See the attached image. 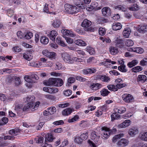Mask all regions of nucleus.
<instances>
[{
	"label": "nucleus",
	"instance_id": "nucleus-12",
	"mask_svg": "<svg viewBox=\"0 0 147 147\" xmlns=\"http://www.w3.org/2000/svg\"><path fill=\"white\" fill-rule=\"evenodd\" d=\"M56 78H50L48 81H46L44 82L47 85H53L55 86Z\"/></svg>",
	"mask_w": 147,
	"mask_h": 147
},
{
	"label": "nucleus",
	"instance_id": "nucleus-32",
	"mask_svg": "<svg viewBox=\"0 0 147 147\" xmlns=\"http://www.w3.org/2000/svg\"><path fill=\"white\" fill-rule=\"evenodd\" d=\"M49 41V39L47 37L42 36L41 38L40 42L43 44H47L48 43Z\"/></svg>",
	"mask_w": 147,
	"mask_h": 147
},
{
	"label": "nucleus",
	"instance_id": "nucleus-64",
	"mask_svg": "<svg viewBox=\"0 0 147 147\" xmlns=\"http://www.w3.org/2000/svg\"><path fill=\"white\" fill-rule=\"evenodd\" d=\"M53 123L56 125H62L64 124V122L63 120H61L55 121Z\"/></svg>",
	"mask_w": 147,
	"mask_h": 147
},
{
	"label": "nucleus",
	"instance_id": "nucleus-41",
	"mask_svg": "<svg viewBox=\"0 0 147 147\" xmlns=\"http://www.w3.org/2000/svg\"><path fill=\"white\" fill-rule=\"evenodd\" d=\"M33 36V34L32 32H28L26 34H24V38L27 39H30Z\"/></svg>",
	"mask_w": 147,
	"mask_h": 147
},
{
	"label": "nucleus",
	"instance_id": "nucleus-3",
	"mask_svg": "<svg viewBox=\"0 0 147 147\" xmlns=\"http://www.w3.org/2000/svg\"><path fill=\"white\" fill-rule=\"evenodd\" d=\"M92 23L91 21L87 20H84L82 22L81 25L83 27L87 28L86 29V31H93L94 29L92 27H89L91 25Z\"/></svg>",
	"mask_w": 147,
	"mask_h": 147
},
{
	"label": "nucleus",
	"instance_id": "nucleus-46",
	"mask_svg": "<svg viewBox=\"0 0 147 147\" xmlns=\"http://www.w3.org/2000/svg\"><path fill=\"white\" fill-rule=\"evenodd\" d=\"M58 90L55 88H54L49 87L48 92L50 93H55L57 92Z\"/></svg>",
	"mask_w": 147,
	"mask_h": 147
},
{
	"label": "nucleus",
	"instance_id": "nucleus-16",
	"mask_svg": "<svg viewBox=\"0 0 147 147\" xmlns=\"http://www.w3.org/2000/svg\"><path fill=\"white\" fill-rule=\"evenodd\" d=\"M82 71L84 74H91L95 73L96 71V70L95 68H88L83 70Z\"/></svg>",
	"mask_w": 147,
	"mask_h": 147
},
{
	"label": "nucleus",
	"instance_id": "nucleus-2",
	"mask_svg": "<svg viewBox=\"0 0 147 147\" xmlns=\"http://www.w3.org/2000/svg\"><path fill=\"white\" fill-rule=\"evenodd\" d=\"M42 54L45 56L49 58L51 60L56 59L57 55L55 52H50L47 50H44L42 52Z\"/></svg>",
	"mask_w": 147,
	"mask_h": 147
},
{
	"label": "nucleus",
	"instance_id": "nucleus-35",
	"mask_svg": "<svg viewBox=\"0 0 147 147\" xmlns=\"http://www.w3.org/2000/svg\"><path fill=\"white\" fill-rule=\"evenodd\" d=\"M110 51L112 55H115L118 52L117 49L116 47H111L110 49Z\"/></svg>",
	"mask_w": 147,
	"mask_h": 147
},
{
	"label": "nucleus",
	"instance_id": "nucleus-47",
	"mask_svg": "<svg viewBox=\"0 0 147 147\" xmlns=\"http://www.w3.org/2000/svg\"><path fill=\"white\" fill-rule=\"evenodd\" d=\"M87 50L90 55H94L95 53L94 49L91 47H87Z\"/></svg>",
	"mask_w": 147,
	"mask_h": 147
},
{
	"label": "nucleus",
	"instance_id": "nucleus-29",
	"mask_svg": "<svg viewBox=\"0 0 147 147\" xmlns=\"http://www.w3.org/2000/svg\"><path fill=\"white\" fill-rule=\"evenodd\" d=\"M54 138H53V136L51 134H48L45 138V142H52L53 141Z\"/></svg>",
	"mask_w": 147,
	"mask_h": 147
},
{
	"label": "nucleus",
	"instance_id": "nucleus-61",
	"mask_svg": "<svg viewBox=\"0 0 147 147\" xmlns=\"http://www.w3.org/2000/svg\"><path fill=\"white\" fill-rule=\"evenodd\" d=\"M105 32V29L100 27L99 29V33L100 35H104Z\"/></svg>",
	"mask_w": 147,
	"mask_h": 147
},
{
	"label": "nucleus",
	"instance_id": "nucleus-1",
	"mask_svg": "<svg viewBox=\"0 0 147 147\" xmlns=\"http://www.w3.org/2000/svg\"><path fill=\"white\" fill-rule=\"evenodd\" d=\"M65 8L67 13L72 14H75L79 11V9L77 7L68 4H65Z\"/></svg>",
	"mask_w": 147,
	"mask_h": 147
},
{
	"label": "nucleus",
	"instance_id": "nucleus-21",
	"mask_svg": "<svg viewBox=\"0 0 147 147\" xmlns=\"http://www.w3.org/2000/svg\"><path fill=\"white\" fill-rule=\"evenodd\" d=\"M113 29L115 30H120L122 28V25L119 23H117L113 24L112 26Z\"/></svg>",
	"mask_w": 147,
	"mask_h": 147
},
{
	"label": "nucleus",
	"instance_id": "nucleus-18",
	"mask_svg": "<svg viewBox=\"0 0 147 147\" xmlns=\"http://www.w3.org/2000/svg\"><path fill=\"white\" fill-rule=\"evenodd\" d=\"M34 105L33 103H28L25 105L24 107L23 108V111H28V110L33 108Z\"/></svg>",
	"mask_w": 147,
	"mask_h": 147
},
{
	"label": "nucleus",
	"instance_id": "nucleus-28",
	"mask_svg": "<svg viewBox=\"0 0 147 147\" xmlns=\"http://www.w3.org/2000/svg\"><path fill=\"white\" fill-rule=\"evenodd\" d=\"M35 98L34 96H29L26 97V101L28 103H33V105H34L35 103L34 102Z\"/></svg>",
	"mask_w": 147,
	"mask_h": 147
},
{
	"label": "nucleus",
	"instance_id": "nucleus-37",
	"mask_svg": "<svg viewBox=\"0 0 147 147\" xmlns=\"http://www.w3.org/2000/svg\"><path fill=\"white\" fill-rule=\"evenodd\" d=\"M111 120L113 121L119 119L120 117V115L116 113H114L111 115Z\"/></svg>",
	"mask_w": 147,
	"mask_h": 147
},
{
	"label": "nucleus",
	"instance_id": "nucleus-27",
	"mask_svg": "<svg viewBox=\"0 0 147 147\" xmlns=\"http://www.w3.org/2000/svg\"><path fill=\"white\" fill-rule=\"evenodd\" d=\"M138 31L140 33H144L147 32V25L146 24L141 26Z\"/></svg>",
	"mask_w": 147,
	"mask_h": 147
},
{
	"label": "nucleus",
	"instance_id": "nucleus-56",
	"mask_svg": "<svg viewBox=\"0 0 147 147\" xmlns=\"http://www.w3.org/2000/svg\"><path fill=\"white\" fill-rule=\"evenodd\" d=\"M125 45L127 47L131 46L134 45V42L131 40H128L126 41Z\"/></svg>",
	"mask_w": 147,
	"mask_h": 147
},
{
	"label": "nucleus",
	"instance_id": "nucleus-17",
	"mask_svg": "<svg viewBox=\"0 0 147 147\" xmlns=\"http://www.w3.org/2000/svg\"><path fill=\"white\" fill-rule=\"evenodd\" d=\"M128 142V141L126 139L123 138L118 142V145L123 147L127 145Z\"/></svg>",
	"mask_w": 147,
	"mask_h": 147
},
{
	"label": "nucleus",
	"instance_id": "nucleus-4",
	"mask_svg": "<svg viewBox=\"0 0 147 147\" xmlns=\"http://www.w3.org/2000/svg\"><path fill=\"white\" fill-rule=\"evenodd\" d=\"M122 98L124 101L127 103H131L134 101L133 97L129 94H124L122 96Z\"/></svg>",
	"mask_w": 147,
	"mask_h": 147
},
{
	"label": "nucleus",
	"instance_id": "nucleus-63",
	"mask_svg": "<svg viewBox=\"0 0 147 147\" xmlns=\"http://www.w3.org/2000/svg\"><path fill=\"white\" fill-rule=\"evenodd\" d=\"M15 83L17 86L21 84L20 80L19 78L17 77H15Z\"/></svg>",
	"mask_w": 147,
	"mask_h": 147
},
{
	"label": "nucleus",
	"instance_id": "nucleus-62",
	"mask_svg": "<svg viewBox=\"0 0 147 147\" xmlns=\"http://www.w3.org/2000/svg\"><path fill=\"white\" fill-rule=\"evenodd\" d=\"M98 136L95 131L92 132L91 134V138L92 140H93L95 139Z\"/></svg>",
	"mask_w": 147,
	"mask_h": 147
},
{
	"label": "nucleus",
	"instance_id": "nucleus-60",
	"mask_svg": "<svg viewBox=\"0 0 147 147\" xmlns=\"http://www.w3.org/2000/svg\"><path fill=\"white\" fill-rule=\"evenodd\" d=\"M75 81V78L73 77L69 78L67 80V83L68 85H69V84H71L74 83Z\"/></svg>",
	"mask_w": 147,
	"mask_h": 147
},
{
	"label": "nucleus",
	"instance_id": "nucleus-22",
	"mask_svg": "<svg viewBox=\"0 0 147 147\" xmlns=\"http://www.w3.org/2000/svg\"><path fill=\"white\" fill-rule=\"evenodd\" d=\"M131 32L130 29L129 28H125L123 33L124 36L125 38L128 37Z\"/></svg>",
	"mask_w": 147,
	"mask_h": 147
},
{
	"label": "nucleus",
	"instance_id": "nucleus-30",
	"mask_svg": "<svg viewBox=\"0 0 147 147\" xmlns=\"http://www.w3.org/2000/svg\"><path fill=\"white\" fill-rule=\"evenodd\" d=\"M138 60H134L128 63L127 65L130 68H131L138 64Z\"/></svg>",
	"mask_w": 147,
	"mask_h": 147
},
{
	"label": "nucleus",
	"instance_id": "nucleus-36",
	"mask_svg": "<svg viewBox=\"0 0 147 147\" xmlns=\"http://www.w3.org/2000/svg\"><path fill=\"white\" fill-rule=\"evenodd\" d=\"M55 86H61L63 84V81L62 79L60 78H56Z\"/></svg>",
	"mask_w": 147,
	"mask_h": 147
},
{
	"label": "nucleus",
	"instance_id": "nucleus-9",
	"mask_svg": "<svg viewBox=\"0 0 147 147\" xmlns=\"http://www.w3.org/2000/svg\"><path fill=\"white\" fill-rule=\"evenodd\" d=\"M116 43V46L121 49L125 47L124 41L122 39L117 38Z\"/></svg>",
	"mask_w": 147,
	"mask_h": 147
},
{
	"label": "nucleus",
	"instance_id": "nucleus-40",
	"mask_svg": "<svg viewBox=\"0 0 147 147\" xmlns=\"http://www.w3.org/2000/svg\"><path fill=\"white\" fill-rule=\"evenodd\" d=\"M142 69V67L140 66H137L132 68V71L137 72L141 71Z\"/></svg>",
	"mask_w": 147,
	"mask_h": 147
},
{
	"label": "nucleus",
	"instance_id": "nucleus-58",
	"mask_svg": "<svg viewBox=\"0 0 147 147\" xmlns=\"http://www.w3.org/2000/svg\"><path fill=\"white\" fill-rule=\"evenodd\" d=\"M17 35L18 37L20 38L23 39L24 38V34H23L21 31H18L17 32Z\"/></svg>",
	"mask_w": 147,
	"mask_h": 147
},
{
	"label": "nucleus",
	"instance_id": "nucleus-43",
	"mask_svg": "<svg viewBox=\"0 0 147 147\" xmlns=\"http://www.w3.org/2000/svg\"><path fill=\"white\" fill-rule=\"evenodd\" d=\"M35 140L37 143H42L44 141V138L43 137L40 136L35 138Z\"/></svg>",
	"mask_w": 147,
	"mask_h": 147
},
{
	"label": "nucleus",
	"instance_id": "nucleus-6",
	"mask_svg": "<svg viewBox=\"0 0 147 147\" xmlns=\"http://www.w3.org/2000/svg\"><path fill=\"white\" fill-rule=\"evenodd\" d=\"M102 129L103 131L102 134V138L104 139L107 138L110 134V131H109V129L104 127L102 128Z\"/></svg>",
	"mask_w": 147,
	"mask_h": 147
},
{
	"label": "nucleus",
	"instance_id": "nucleus-24",
	"mask_svg": "<svg viewBox=\"0 0 147 147\" xmlns=\"http://www.w3.org/2000/svg\"><path fill=\"white\" fill-rule=\"evenodd\" d=\"M72 111V109L70 108H66L62 111V114L63 115H67L71 114Z\"/></svg>",
	"mask_w": 147,
	"mask_h": 147
},
{
	"label": "nucleus",
	"instance_id": "nucleus-55",
	"mask_svg": "<svg viewBox=\"0 0 147 147\" xmlns=\"http://www.w3.org/2000/svg\"><path fill=\"white\" fill-rule=\"evenodd\" d=\"M71 60H71L72 62L71 63V64H73L74 63V61L78 62H81L82 61V59L81 58H78L76 57H74L72 58Z\"/></svg>",
	"mask_w": 147,
	"mask_h": 147
},
{
	"label": "nucleus",
	"instance_id": "nucleus-52",
	"mask_svg": "<svg viewBox=\"0 0 147 147\" xmlns=\"http://www.w3.org/2000/svg\"><path fill=\"white\" fill-rule=\"evenodd\" d=\"M140 136L142 140L147 141V132L143 133Z\"/></svg>",
	"mask_w": 147,
	"mask_h": 147
},
{
	"label": "nucleus",
	"instance_id": "nucleus-33",
	"mask_svg": "<svg viewBox=\"0 0 147 147\" xmlns=\"http://www.w3.org/2000/svg\"><path fill=\"white\" fill-rule=\"evenodd\" d=\"M23 57L28 61H30L32 58V56L30 53H24L23 54Z\"/></svg>",
	"mask_w": 147,
	"mask_h": 147
},
{
	"label": "nucleus",
	"instance_id": "nucleus-5",
	"mask_svg": "<svg viewBox=\"0 0 147 147\" xmlns=\"http://www.w3.org/2000/svg\"><path fill=\"white\" fill-rule=\"evenodd\" d=\"M61 57L64 61L67 63L71 64L72 62L71 61L72 58L69 54L66 53H63L61 54Z\"/></svg>",
	"mask_w": 147,
	"mask_h": 147
},
{
	"label": "nucleus",
	"instance_id": "nucleus-19",
	"mask_svg": "<svg viewBox=\"0 0 147 147\" xmlns=\"http://www.w3.org/2000/svg\"><path fill=\"white\" fill-rule=\"evenodd\" d=\"M61 23V22L59 20L55 19L54 20L52 25L54 28H57L60 26Z\"/></svg>",
	"mask_w": 147,
	"mask_h": 147
},
{
	"label": "nucleus",
	"instance_id": "nucleus-39",
	"mask_svg": "<svg viewBox=\"0 0 147 147\" xmlns=\"http://www.w3.org/2000/svg\"><path fill=\"white\" fill-rule=\"evenodd\" d=\"M115 86L118 90V89H120L125 87L127 85L125 83H123V81H122V82L121 83H118Z\"/></svg>",
	"mask_w": 147,
	"mask_h": 147
},
{
	"label": "nucleus",
	"instance_id": "nucleus-44",
	"mask_svg": "<svg viewBox=\"0 0 147 147\" xmlns=\"http://www.w3.org/2000/svg\"><path fill=\"white\" fill-rule=\"evenodd\" d=\"M48 112L51 115L53 114L56 111L55 107H52L48 108Z\"/></svg>",
	"mask_w": 147,
	"mask_h": 147
},
{
	"label": "nucleus",
	"instance_id": "nucleus-11",
	"mask_svg": "<svg viewBox=\"0 0 147 147\" xmlns=\"http://www.w3.org/2000/svg\"><path fill=\"white\" fill-rule=\"evenodd\" d=\"M80 0H74V4L79 8L82 9H85L86 7V5L81 3Z\"/></svg>",
	"mask_w": 147,
	"mask_h": 147
},
{
	"label": "nucleus",
	"instance_id": "nucleus-50",
	"mask_svg": "<svg viewBox=\"0 0 147 147\" xmlns=\"http://www.w3.org/2000/svg\"><path fill=\"white\" fill-rule=\"evenodd\" d=\"M30 77L32 80L34 81V83L36 82V81L38 80L39 78L38 76L35 74H33Z\"/></svg>",
	"mask_w": 147,
	"mask_h": 147
},
{
	"label": "nucleus",
	"instance_id": "nucleus-15",
	"mask_svg": "<svg viewBox=\"0 0 147 147\" xmlns=\"http://www.w3.org/2000/svg\"><path fill=\"white\" fill-rule=\"evenodd\" d=\"M131 122L129 120H126L122 123L119 125L118 127L119 128L125 127L130 125Z\"/></svg>",
	"mask_w": 147,
	"mask_h": 147
},
{
	"label": "nucleus",
	"instance_id": "nucleus-8",
	"mask_svg": "<svg viewBox=\"0 0 147 147\" xmlns=\"http://www.w3.org/2000/svg\"><path fill=\"white\" fill-rule=\"evenodd\" d=\"M61 32L64 38L65 35L70 36L71 37H74L76 36V34H74L72 31L67 29H62Z\"/></svg>",
	"mask_w": 147,
	"mask_h": 147
},
{
	"label": "nucleus",
	"instance_id": "nucleus-26",
	"mask_svg": "<svg viewBox=\"0 0 147 147\" xmlns=\"http://www.w3.org/2000/svg\"><path fill=\"white\" fill-rule=\"evenodd\" d=\"M124 136L123 134L121 133L118 134L112 138V140L113 142H116L118 139L123 137Z\"/></svg>",
	"mask_w": 147,
	"mask_h": 147
},
{
	"label": "nucleus",
	"instance_id": "nucleus-25",
	"mask_svg": "<svg viewBox=\"0 0 147 147\" xmlns=\"http://www.w3.org/2000/svg\"><path fill=\"white\" fill-rule=\"evenodd\" d=\"M74 42L76 45L80 46H84L86 45V44L84 41L81 40H76Z\"/></svg>",
	"mask_w": 147,
	"mask_h": 147
},
{
	"label": "nucleus",
	"instance_id": "nucleus-13",
	"mask_svg": "<svg viewBox=\"0 0 147 147\" xmlns=\"http://www.w3.org/2000/svg\"><path fill=\"white\" fill-rule=\"evenodd\" d=\"M57 35V33L56 31L52 30L51 31L49 34H48V36L51 40L53 41H55V37Z\"/></svg>",
	"mask_w": 147,
	"mask_h": 147
},
{
	"label": "nucleus",
	"instance_id": "nucleus-38",
	"mask_svg": "<svg viewBox=\"0 0 147 147\" xmlns=\"http://www.w3.org/2000/svg\"><path fill=\"white\" fill-rule=\"evenodd\" d=\"M107 87L110 90L115 92L118 90L116 86L114 85H109Z\"/></svg>",
	"mask_w": 147,
	"mask_h": 147
},
{
	"label": "nucleus",
	"instance_id": "nucleus-45",
	"mask_svg": "<svg viewBox=\"0 0 147 147\" xmlns=\"http://www.w3.org/2000/svg\"><path fill=\"white\" fill-rule=\"evenodd\" d=\"M55 69H63L65 67L62 66V64L59 62H58L56 63Z\"/></svg>",
	"mask_w": 147,
	"mask_h": 147
},
{
	"label": "nucleus",
	"instance_id": "nucleus-54",
	"mask_svg": "<svg viewBox=\"0 0 147 147\" xmlns=\"http://www.w3.org/2000/svg\"><path fill=\"white\" fill-rule=\"evenodd\" d=\"M82 140L80 138V137L77 136L75 138V141L78 144H82Z\"/></svg>",
	"mask_w": 147,
	"mask_h": 147
},
{
	"label": "nucleus",
	"instance_id": "nucleus-14",
	"mask_svg": "<svg viewBox=\"0 0 147 147\" xmlns=\"http://www.w3.org/2000/svg\"><path fill=\"white\" fill-rule=\"evenodd\" d=\"M138 129L136 127H133L130 129L128 131V133L131 136H134L138 133Z\"/></svg>",
	"mask_w": 147,
	"mask_h": 147
},
{
	"label": "nucleus",
	"instance_id": "nucleus-49",
	"mask_svg": "<svg viewBox=\"0 0 147 147\" xmlns=\"http://www.w3.org/2000/svg\"><path fill=\"white\" fill-rule=\"evenodd\" d=\"M144 50L141 47H137L134 48V52L137 53L141 54L143 53Z\"/></svg>",
	"mask_w": 147,
	"mask_h": 147
},
{
	"label": "nucleus",
	"instance_id": "nucleus-59",
	"mask_svg": "<svg viewBox=\"0 0 147 147\" xmlns=\"http://www.w3.org/2000/svg\"><path fill=\"white\" fill-rule=\"evenodd\" d=\"M80 137L82 140H86L88 138V133L86 132L85 134H81Z\"/></svg>",
	"mask_w": 147,
	"mask_h": 147
},
{
	"label": "nucleus",
	"instance_id": "nucleus-42",
	"mask_svg": "<svg viewBox=\"0 0 147 147\" xmlns=\"http://www.w3.org/2000/svg\"><path fill=\"white\" fill-rule=\"evenodd\" d=\"M125 65H121L118 67V69L119 70L122 72H125L127 71V70L125 68Z\"/></svg>",
	"mask_w": 147,
	"mask_h": 147
},
{
	"label": "nucleus",
	"instance_id": "nucleus-10",
	"mask_svg": "<svg viewBox=\"0 0 147 147\" xmlns=\"http://www.w3.org/2000/svg\"><path fill=\"white\" fill-rule=\"evenodd\" d=\"M89 87L91 89L96 90L102 88V85L99 83H92L90 84Z\"/></svg>",
	"mask_w": 147,
	"mask_h": 147
},
{
	"label": "nucleus",
	"instance_id": "nucleus-51",
	"mask_svg": "<svg viewBox=\"0 0 147 147\" xmlns=\"http://www.w3.org/2000/svg\"><path fill=\"white\" fill-rule=\"evenodd\" d=\"M111 60L109 59H107L105 61L100 62V65H104L105 66H108V65H109V63H110Z\"/></svg>",
	"mask_w": 147,
	"mask_h": 147
},
{
	"label": "nucleus",
	"instance_id": "nucleus-31",
	"mask_svg": "<svg viewBox=\"0 0 147 147\" xmlns=\"http://www.w3.org/2000/svg\"><path fill=\"white\" fill-rule=\"evenodd\" d=\"M139 8V6L136 4H133L131 7L129 8L130 10L135 11H137Z\"/></svg>",
	"mask_w": 147,
	"mask_h": 147
},
{
	"label": "nucleus",
	"instance_id": "nucleus-7",
	"mask_svg": "<svg viewBox=\"0 0 147 147\" xmlns=\"http://www.w3.org/2000/svg\"><path fill=\"white\" fill-rule=\"evenodd\" d=\"M102 13L103 16L107 17L111 15V11L108 7H105L102 9Z\"/></svg>",
	"mask_w": 147,
	"mask_h": 147
},
{
	"label": "nucleus",
	"instance_id": "nucleus-53",
	"mask_svg": "<svg viewBox=\"0 0 147 147\" xmlns=\"http://www.w3.org/2000/svg\"><path fill=\"white\" fill-rule=\"evenodd\" d=\"M118 112L119 113H124L126 110V109L124 107H119L117 108Z\"/></svg>",
	"mask_w": 147,
	"mask_h": 147
},
{
	"label": "nucleus",
	"instance_id": "nucleus-48",
	"mask_svg": "<svg viewBox=\"0 0 147 147\" xmlns=\"http://www.w3.org/2000/svg\"><path fill=\"white\" fill-rule=\"evenodd\" d=\"M79 118V117L78 115H75L73 118H72L71 119L68 120V121L69 123H72L78 120Z\"/></svg>",
	"mask_w": 147,
	"mask_h": 147
},
{
	"label": "nucleus",
	"instance_id": "nucleus-34",
	"mask_svg": "<svg viewBox=\"0 0 147 147\" xmlns=\"http://www.w3.org/2000/svg\"><path fill=\"white\" fill-rule=\"evenodd\" d=\"M100 92L102 96H106L108 95L110 93V92L108 91L107 89L104 88L100 91Z\"/></svg>",
	"mask_w": 147,
	"mask_h": 147
},
{
	"label": "nucleus",
	"instance_id": "nucleus-20",
	"mask_svg": "<svg viewBox=\"0 0 147 147\" xmlns=\"http://www.w3.org/2000/svg\"><path fill=\"white\" fill-rule=\"evenodd\" d=\"M98 78L101 80L105 82H108L110 80V78L109 77L105 75H100Z\"/></svg>",
	"mask_w": 147,
	"mask_h": 147
},
{
	"label": "nucleus",
	"instance_id": "nucleus-23",
	"mask_svg": "<svg viewBox=\"0 0 147 147\" xmlns=\"http://www.w3.org/2000/svg\"><path fill=\"white\" fill-rule=\"evenodd\" d=\"M147 78V77L146 76L140 75H138V81H140L143 83L146 80Z\"/></svg>",
	"mask_w": 147,
	"mask_h": 147
},
{
	"label": "nucleus",
	"instance_id": "nucleus-57",
	"mask_svg": "<svg viewBox=\"0 0 147 147\" xmlns=\"http://www.w3.org/2000/svg\"><path fill=\"white\" fill-rule=\"evenodd\" d=\"M140 65L144 66L147 65V58H146L142 60L140 62Z\"/></svg>",
	"mask_w": 147,
	"mask_h": 147
}]
</instances>
